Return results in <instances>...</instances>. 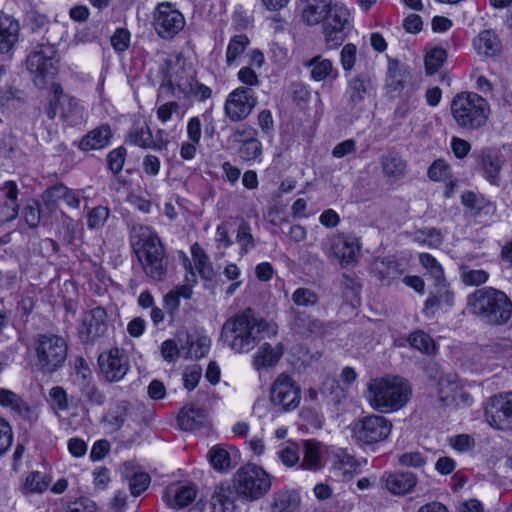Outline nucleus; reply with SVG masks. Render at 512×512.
<instances>
[{
  "instance_id": "bf43d9fd",
  "label": "nucleus",
  "mask_w": 512,
  "mask_h": 512,
  "mask_svg": "<svg viewBox=\"0 0 512 512\" xmlns=\"http://www.w3.org/2000/svg\"><path fill=\"white\" fill-rule=\"evenodd\" d=\"M161 353L166 361L172 362L177 356L182 357V343H179L178 336L176 339H169L162 343Z\"/></svg>"
},
{
  "instance_id": "6ab92c4d",
  "label": "nucleus",
  "mask_w": 512,
  "mask_h": 512,
  "mask_svg": "<svg viewBox=\"0 0 512 512\" xmlns=\"http://www.w3.org/2000/svg\"><path fill=\"white\" fill-rule=\"evenodd\" d=\"M360 252L359 239L354 236L339 234L330 239V247L326 251L329 257H335L341 265L356 262Z\"/></svg>"
},
{
  "instance_id": "72a5a7b5",
  "label": "nucleus",
  "mask_w": 512,
  "mask_h": 512,
  "mask_svg": "<svg viewBox=\"0 0 512 512\" xmlns=\"http://www.w3.org/2000/svg\"><path fill=\"white\" fill-rule=\"evenodd\" d=\"M111 136L110 127L108 125H101L82 138L79 148L83 151L101 149L109 143Z\"/></svg>"
},
{
  "instance_id": "c756f323",
  "label": "nucleus",
  "mask_w": 512,
  "mask_h": 512,
  "mask_svg": "<svg viewBox=\"0 0 512 512\" xmlns=\"http://www.w3.org/2000/svg\"><path fill=\"white\" fill-rule=\"evenodd\" d=\"M5 201L0 205V225L13 221L18 217L19 204L18 188L15 182L7 181L4 184Z\"/></svg>"
},
{
  "instance_id": "9b49d317",
  "label": "nucleus",
  "mask_w": 512,
  "mask_h": 512,
  "mask_svg": "<svg viewBox=\"0 0 512 512\" xmlns=\"http://www.w3.org/2000/svg\"><path fill=\"white\" fill-rule=\"evenodd\" d=\"M56 54L54 45L40 43L27 56V69L35 76L34 81L37 85L44 84L47 78L55 75L58 63Z\"/></svg>"
},
{
  "instance_id": "aec40b11",
  "label": "nucleus",
  "mask_w": 512,
  "mask_h": 512,
  "mask_svg": "<svg viewBox=\"0 0 512 512\" xmlns=\"http://www.w3.org/2000/svg\"><path fill=\"white\" fill-rule=\"evenodd\" d=\"M196 495L195 485L175 482L164 489L162 499L170 508H184L195 500Z\"/></svg>"
},
{
  "instance_id": "7c9ffc66",
  "label": "nucleus",
  "mask_w": 512,
  "mask_h": 512,
  "mask_svg": "<svg viewBox=\"0 0 512 512\" xmlns=\"http://www.w3.org/2000/svg\"><path fill=\"white\" fill-rule=\"evenodd\" d=\"M179 343H182V357L186 359H200L204 357L210 347V340L207 337L194 339L188 333L178 335Z\"/></svg>"
},
{
  "instance_id": "13d9d810",
  "label": "nucleus",
  "mask_w": 512,
  "mask_h": 512,
  "mask_svg": "<svg viewBox=\"0 0 512 512\" xmlns=\"http://www.w3.org/2000/svg\"><path fill=\"white\" fill-rule=\"evenodd\" d=\"M450 166L442 159L435 160L428 169L432 181H444L450 176Z\"/></svg>"
},
{
  "instance_id": "774afa93",
  "label": "nucleus",
  "mask_w": 512,
  "mask_h": 512,
  "mask_svg": "<svg viewBox=\"0 0 512 512\" xmlns=\"http://www.w3.org/2000/svg\"><path fill=\"white\" fill-rule=\"evenodd\" d=\"M356 54L357 48L352 43H348L342 48L340 53V61L345 71H350L353 69L356 61Z\"/></svg>"
},
{
  "instance_id": "c9c22d12",
  "label": "nucleus",
  "mask_w": 512,
  "mask_h": 512,
  "mask_svg": "<svg viewBox=\"0 0 512 512\" xmlns=\"http://www.w3.org/2000/svg\"><path fill=\"white\" fill-rule=\"evenodd\" d=\"M457 394L465 404L472 403V397L470 394L458 391V386L455 381L442 377L438 382V395L442 402L448 403L450 400H455Z\"/></svg>"
},
{
  "instance_id": "79ce46f5",
  "label": "nucleus",
  "mask_w": 512,
  "mask_h": 512,
  "mask_svg": "<svg viewBox=\"0 0 512 512\" xmlns=\"http://www.w3.org/2000/svg\"><path fill=\"white\" fill-rule=\"evenodd\" d=\"M381 164L384 174L388 177L400 178L405 174L406 162L396 154L384 155Z\"/></svg>"
},
{
  "instance_id": "f704fd0d",
  "label": "nucleus",
  "mask_w": 512,
  "mask_h": 512,
  "mask_svg": "<svg viewBox=\"0 0 512 512\" xmlns=\"http://www.w3.org/2000/svg\"><path fill=\"white\" fill-rule=\"evenodd\" d=\"M332 5V0H315L314 3H309L302 11L303 21L307 25H316L321 21L324 22L325 14L328 12Z\"/></svg>"
},
{
  "instance_id": "338daca9",
  "label": "nucleus",
  "mask_w": 512,
  "mask_h": 512,
  "mask_svg": "<svg viewBox=\"0 0 512 512\" xmlns=\"http://www.w3.org/2000/svg\"><path fill=\"white\" fill-rule=\"evenodd\" d=\"M398 462L402 466L421 468L426 464V458L422 455V453L413 451L401 454L398 457Z\"/></svg>"
},
{
  "instance_id": "f03ea898",
  "label": "nucleus",
  "mask_w": 512,
  "mask_h": 512,
  "mask_svg": "<svg viewBox=\"0 0 512 512\" xmlns=\"http://www.w3.org/2000/svg\"><path fill=\"white\" fill-rule=\"evenodd\" d=\"M469 313L486 324L499 326L506 324L512 316V301L501 290L483 287L468 296Z\"/></svg>"
},
{
  "instance_id": "37998d69",
  "label": "nucleus",
  "mask_w": 512,
  "mask_h": 512,
  "mask_svg": "<svg viewBox=\"0 0 512 512\" xmlns=\"http://www.w3.org/2000/svg\"><path fill=\"white\" fill-rule=\"evenodd\" d=\"M130 143L145 149L156 148V141L153 138L149 126L145 122L130 134Z\"/></svg>"
},
{
  "instance_id": "ddd939ff",
  "label": "nucleus",
  "mask_w": 512,
  "mask_h": 512,
  "mask_svg": "<svg viewBox=\"0 0 512 512\" xmlns=\"http://www.w3.org/2000/svg\"><path fill=\"white\" fill-rule=\"evenodd\" d=\"M257 103L258 100L253 89L237 87L228 94L225 100V116L232 122L243 121L251 114Z\"/></svg>"
},
{
  "instance_id": "cd10ccee",
  "label": "nucleus",
  "mask_w": 512,
  "mask_h": 512,
  "mask_svg": "<svg viewBox=\"0 0 512 512\" xmlns=\"http://www.w3.org/2000/svg\"><path fill=\"white\" fill-rule=\"evenodd\" d=\"M177 422L181 430L194 432L206 426L207 414L203 408L187 405L179 412Z\"/></svg>"
},
{
  "instance_id": "09e8293b",
  "label": "nucleus",
  "mask_w": 512,
  "mask_h": 512,
  "mask_svg": "<svg viewBox=\"0 0 512 512\" xmlns=\"http://www.w3.org/2000/svg\"><path fill=\"white\" fill-rule=\"evenodd\" d=\"M419 261L421 265L429 272L434 278L436 283H442L445 280L444 271L441 264L430 254H419Z\"/></svg>"
},
{
  "instance_id": "ea45409f",
  "label": "nucleus",
  "mask_w": 512,
  "mask_h": 512,
  "mask_svg": "<svg viewBox=\"0 0 512 512\" xmlns=\"http://www.w3.org/2000/svg\"><path fill=\"white\" fill-rule=\"evenodd\" d=\"M356 468L357 463L353 456L342 449L335 452L332 462L334 473L343 477L351 476Z\"/></svg>"
},
{
  "instance_id": "423d86ee",
  "label": "nucleus",
  "mask_w": 512,
  "mask_h": 512,
  "mask_svg": "<svg viewBox=\"0 0 512 512\" xmlns=\"http://www.w3.org/2000/svg\"><path fill=\"white\" fill-rule=\"evenodd\" d=\"M36 366L44 374H52L61 368L67 358L68 346L63 337L44 333L38 334L33 342Z\"/></svg>"
},
{
  "instance_id": "393cba45",
  "label": "nucleus",
  "mask_w": 512,
  "mask_h": 512,
  "mask_svg": "<svg viewBox=\"0 0 512 512\" xmlns=\"http://www.w3.org/2000/svg\"><path fill=\"white\" fill-rule=\"evenodd\" d=\"M269 512H301V496L289 489L278 490L271 496Z\"/></svg>"
},
{
  "instance_id": "6e6552de",
  "label": "nucleus",
  "mask_w": 512,
  "mask_h": 512,
  "mask_svg": "<svg viewBox=\"0 0 512 512\" xmlns=\"http://www.w3.org/2000/svg\"><path fill=\"white\" fill-rule=\"evenodd\" d=\"M325 16L322 23L325 47L334 50L342 45L351 31L352 16L342 3H332Z\"/></svg>"
},
{
  "instance_id": "864d4df0",
  "label": "nucleus",
  "mask_w": 512,
  "mask_h": 512,
  "mask_svg": "<svg viewBox=\"0 0 512 512\" xmlns=\"http://www.w3.org/2000/svg\"><path fill=\"white\" fill-rule=\"evenodd\" d=\"M156 115L162 124H166L174 115L182 119L184 113L180 111V105L176 101H168L157 108Z\"/></svg>"
},
{
  "instance_id": "4468645a",
  "label": "nucleus",
  "mask_w": 512,
  "mask_h": 512,
  "mask_svg": "<svg viewBox=\"0 0 512 512\" xmlns=\"http://www.w3.org/2000/svg\"><path fill=\"white\" fill-rule=\"evenodd\" d=\"M487 423L497 430L512 429V392L490 398L485 408Z\"/></svg>"
},
{
  "instance_id": "dca6fc26",
  "label": "nucleus",
  "mask_w": 512,
  "mask_h": 512,
  "mask_svg": "<svg viewBox=\"0 0 512 512\" xmlns=\"http://www.w3.org/2000/svg\"><path fill=\"white\" fill-rule=\"evenodd\" d=\"M270 399L274 405L284 410H292L300 403L301 390L289 375L282 373L271 386Z\"/></svg>"
},
{
  "instance_id": "6e6d98bb",
  "label": "nucleus",
  "mask_w": 512,
  "mask_h": 512,
  "mask_svg": "<svg viewBox=\"0 0 512 512\" xmlns=\"http://www.w3.org/2000/svg\"><path fill=\"white\" fill-rule=\"evenodd\" d=\"M49 483V477H47L45 474L35 471L28 475L25 482V487L30 492L42 493L47 489Z\"/></svg>"
},
{
  "instance_id": "f257e3e1",
  "label": "nucleus",
  "mask_w": 512,
  "mask_h": 512,
  "mask_svg": "<svg viewBox=\"0 0 512 512\" xmlns=\"http://www.w3.org/2000/svg\"><path fill=\"white\" fill-rule=\"evenodd\" d=\"M275 336L278 332L275 323L255 316L251 308L228 318L221 330V339L236 353L251 351L260 341L261 333Z\"/></svg>"
},
{
  "instance_id": "c03bdc74",
  "label": "nucleus",
  "mask_w": 512,
  "mask_h": 512,
  "mask_svg": "<svg viewBox=\"0 0 512 512\" xmlns=\"http://www.w3.org/2000/svg\"><path fill=\"white\" fill-rule=\"evenodd\" d=\"M447 58V52L441 47H434L426 53L425 69L428 75L435 74Z\"/></svg>"
},
{
  "instance_id": "0eeeda50",
  "label": "nucleus",
  "mask_w": 512,
  "mask_h": 512,
  "mask_svg": "<svg viewBox=\"0 0 512 512\" xmlns=\"http://www.w3.org/2000/svg\"><path fill=\"white\" fill-rule=\"evenodd\" d=\"M233 485L240 498L252 502L269 492L272 478L262 467L249 463L236 471Z\"/></svg>"
},
{
  "instance_id": "8fccbe9b",
  "label": "nucleus",
  "mask_w": 512,
  "mask_h": 512,
  "mask_svg": "<svg viewBox=\"0 0 512 512\" xmlns=\"http://www.w3.org/2000/svg\"><path fill=\"white\" fill-rule=\"evenodd\" d=\"M236 241L241 246L240 254L244 255L255 247V240L251 234L248 222L242 221L237 229Z\"/></svg>"
},
{
  "instance_id": "412c9836",
  "label": "nucleus",
  "mask_w": 512,
  "mask_h": 512,
  "mask_svg": "<svg viewBox=\"0 0 512 512\" xmlns=\"http://www.w3.org/2000/svg\"><path fill=\"white\" fill-rule=\"evenodd\" d=\"M385 488L395 496L411 493L417 485V476L408 471L385 472L381 478Z\"/></svg>"
},
{
  "instance_id": "5701e85b",
  "label": "nucleus",
  "mask_w": 512,
  "mask_h": 512,
  "mask_svg": "<svg viewBox=\"0 0 512 512\" xmlns=\"http://www.w3.org/2000/svg\"><path fill=\"white\" fill-rule=\"evenodd\" d=\"M238 498L234 486L221 484L214 490L211 505L214 512H239Z\"/></svg>"
},
{
  "instance_id": "a878e982",
  "label": "nucleus",
  "mask_w": 512,
  "mask_h": 512,
  "mask_svg": "<svg viewBox=\"0 0 512 512\" xmlns=\"http://www.w3.org/2000/svg\"><path fill=\"white\" fill-rule=\"evenodd\" d=\"M237 453V449L232 446L218 444L210 448L207 457L214 470L225 473L234 466L233 458L237 456Z\"/></svg>"
},
{
  "instance_id": "4c0bfd02",
  "label": "nucleus",
  "mask_w": 512,
  "mask_h": 512,
  "mask_svg": "<svg viewBox=\"0 0 512 512\" xmlns=\"http://www.w3.org/2000/svg\"><path fill=\"white\" fill-rule=\"evenodd\" d=\"M191 255L200 276L205 280H212L215 273L209 257L198 243L191 246Z\"/></svg>"
},
{
  "instance_id": "58836bf2",
  "label": "nucleus",
  "mask_w": 512,
  "mask_h": 512,
  "mask_svg": "<svg viewBox=\"0 0 512 512\" xmlns=\"http://www.w3.org/2000/svg\"><path fill=\"white\" fill-rule=\"evenodd\" d=\"M0 405L10 408L16 414L26 417L30 413V407L20 396L8 389L0 388Z\"/></svg>"
},
{
  "instance_id": "f3484780",
  "label": "nucleus",
  "mask_w": 512,
  "mask_h": 512,
  "mask_svg": "<svg viewBox=\"0 0 512 512\" xmlns=\"http://www.w3.org/2000/svg\"><path fill=\"white\" fill-rule=\"evenodd\" d=\"M107 328V313L105 309L96 307L83 315L78 328V334L82 342L93 343L105 335Z\"/></svg>"
},
{
  "instance_id": "0e129e2a",
  "label": "nucleus",
  "mask_w": 512,
  "mask_h": 512,
  "mask_svg": "<svg viewBox=\"0 0 512 512\" xmlns=\"http://www.w3.org/2000/svg\"><path fill=\"white\" fill-rule=\"evenodd\" d=\"M418 98L413 94H408L405 99L401 100L395 111L394 116L398 119L405 118L412 110H415L418 106Z\"/></svg>"
},
{
  "instance_id": "7ed1b4c3",
  "label": "nucleus",
  "mask_w": 512,
  "mask_h": 512,
  "mask_svg": "<svg viewBox=\"0 0 512 512\" xmlns=\"http://www.w3.org/2000/svg\"><path fill=\"white\" fill-rule=\"evenodd\" d=\"M410 394L411 390L405 379L400 376H385L372 379L368 383L365 397L374 410L389 413L402 408Z\"/></svg>"
},
{
  "instance_id": "4d7b16f0",
  "label": "nucleus",
  "mask_w": 512,
  "mask_h": 512,
  "mask_svg": "<svg viewBox=\"0 0 512 512\" xmlns=\"http://www.w3.org/2000/svg\"><path fill=\"white\" fill-rule=\"evenodd\" d=\"M488 273L485 270H474L464 268L461 270L462 282L470 286H479L488 280Z\"/></svg>"
},
{
  "instance_id": "f8f14e48",
  "label": "nucleus",
  "mask_w": 512,
  "mask_h": 512,
  "mask_svg": "<svg viewBox=\"0 0 512 512\" xmlns=\"http://www.w3.org/2000/svg\"><path fill=\"white\" fill-rule=\"evenodd\" d=\"M51 91L53 96L46 108L48 118L53 120L59 110L61 119L67 124L74 126L82 123L83 109L78 101L64 94L61 85L58 83H54L51 86Z\"/></svg>"
},
{
  "instance_id": "3c124183",
  "label": "nucleus",
  "mask_w": 512,
  "mask_h": 512,
  "mask_svg": "<svg viewBox=\"0 0 512 512\" xmlns=\"http://www.w3.org/2000/svg\"><path fill=\"white\" fill-rule=\"evenodd\" d=\"M291 299L296 306L311 307L318 303L319 296L312 289L300 287L292 293Z\"/></svg>"
},
{
  "instance_id": "603ef678",
  "label": "nucleus",
  "mask_w": 512,
  "mask_h": 512,
  "mask_svg": "<svg viewBox=\"0 0 512 512\" xmlns=\"http://www.w3.org/2000/svg\"><path fill=\"white\" fill-rule=\"evenodd\" d=\"M262 154V144L256 138L251 141L241 143L238 149V156L246 162L258 159Z\"/></svg>"
},
{
  "instance_id": "bb28decb",
  "label": "nucleus",
  "mask_w": 512,
  "mask_h": 512,
  "mask_svg": "<svg viewBox=\"0 0 512 512\" xmlns=\"http://www.w3.org/2000/svg\"><path fill=\"white\" fill-rule=\"evenodd\" d=\"M302 454L301 469L317 472L324 467L322 445L320 442L314 439L303 440Z\"/></svg>"
},
{
  "instance_id": "69168bd1",
  "label": "nucleus",
  "mask_w": 512,
  "mask_h": 512,
  "mask_svg": "<svg viewBox=\"0 0 512 512\" xmlns=\"http://www.w3.org/2000/svg\"><path fill=\"white\" fill-rule=\"evenodd\" d=\"M350 101L354 104L360 103L367 93V85L364 80L356 78L349 83L348 89Z\"/></svg>"
},
{
  "instance_id": "49530a36",
  "label": "nucleus",
  "mask_w": 512,
  "mask_h": 512,
  "mask_svg": "<svg viewBox=\"0 0 512 512\" xmlns=\"http://www.w3.org/2000/svg\"><path fill=\"white\" fill-rule=\"evenodd\" d=\"M406 71L398 61H390L388 65L387 85L394 91L400 90L406 79Z\"/></svg>"
},
{
  "instance_id": "052dcab7",
  "label": "nucleus",
  "mask_w": 512,
  "mask_h": 512,
  "mask_svg": "<svg viewBox=\"0 0 512 512\" xmlns=\"http://www.w3.org/2000/svg\"><path fill=\"white\" fill-rule=\"evenodd\" d=\"M126 159V149L119 147L112 150L107 156V163L109 169L117 175L121 172Z\"/></svg>"
},
{
  "instance_id": "b1692460",
  "label": "nucleus",
  "mask_w": 512,
  "mask_h": 512,
  "mask_svg": "<svg viewBox=\"0 0 512 512\" xmlns=\"http://www.w3.org/2000/svg\"><path fill=\"white\" fill-rule=\"evenodd\" d=\"M473 47L479 56L490 58L499 56L502 43L498 34L491 30H483L473 39Z\"/></svg>"
},
{
  "instance_id": "a18cd8bd",
  "label": "nucleus",
  "mask_w": 512,
  "mask_h": 512,
  "mask_svg": "<svg viewBox=\"0 0 512 512\" xmlns=\"http://www.w3.org/2000/svg\"><path fill=\"white\" fill-rule=\"evenodd\" d=\"M482 168L485 178L492 184H497L500 170L501 160L497 155L487 154L482 157Z\"/></svg>"
},
{
  "instance_id": "9d476101",
  "label": "nucleus",
  "mask_w": 512,
  "mask_h": 512,
  "mask_svg": "<svg viewBox=\"0 0 512 512\" xmlns=\"http://www.w3.org/2000/svg\"><path fill=\"white\" fill-rule=\"evenodd\" d=\"M392 422L381 415H369L357 420L352 427L355 441L373 445L385 441L392 431Z\"/></svg>"
},
{
  "instance_id": "e433bc0d",
  "label": "nucleus",
  "mask_w": 512,
  "mask_h": 512,
  "mask_svg": "<svg viewBox=\"0 0 512 512\" xmlns=\"http://www.w3.org/2000/svg\"><path fill=\"white\" fill-rule=\"evenodd\" d=\"M151 483L150 475L140 466L130 463V495L138 497L144 493Z\"/></svg>"
},
{
  "instance_id": "20e7f679",
  "label": "nucleus",
  "mask_w": 512,
  "mask_h": 512,
  "mask_svg": "<svg viewBox=\"0 0 512 512\" xmlns=\"http://www.w3.org/2000/svg\"><path fill=\"white\" fill-rule=\"evenodd\" d=\"M132 242L133 251L144 273L155 281H162L167 273L165 249L159 237L148 228H140Z\"/></svg>"
},
{
  "instance_id": "a211bd4d",
  "label": "nucleus",
  "mask_w": 512,
  "mask_h": 512,
  "mask_svg": "<svg viewBox=\"0 0 512 512\" xmlns=\"http://www.w3.org/2000/svg\"><path fill=\"white\" fill-rule=\"evenodd\" d=\"M101 373L108 381L121 380L128 372V357L124 349L112 348L98 357Z\"/></svg>"
},
{
  "instance_id": "473e14b6",
  "label": "nucleus",
  "mask_w": 512,
  "mask_h": 512,
  "mask_svg": "<svg viewBox=\"0 0 512 512\" xmlns=\"http://www.w3.org/2000/svg\"><path fill=\"white\" fill-rule=\"evenodd\" d=\"M373 269L378 278L387 285L404 273L402 265L392 257L375 260Z\"/></svg>"
},
{
  "instance_id": "2eb2a0df",
  "label": "nucleus",
  "mask_w": 512,
  "mask_h": 512,
  "mask_svg": "<svg viewBox=\"0 0 512 512\" xmlns=\"http://www.w3.org/2000/svg\"><path fill=\"white\" fill-rule=\"evenodd\" d=\"M154 28L163 39H172L185 26V18L170 3L158 4L154 13Z\"/></svg>"
},
{
  "instance_id": "e2e57ef3",
  "label": "nucleus",
  "mask_w": 512,
  "mask_h": 512,
  "mask_svg": "<svg viewBox=\"0 0 512 512\" xmlns=\"http://www.w3.org/2000/svg\"><path fill=\"white\" fill-rule=\"evenodd\" d=\"M230 137L234 143L241 144L256 139L257 131L251 126L240 125L232 130Z\"/></svg>"
},
{
  "instance_id": "2f4dec72",
  "label": "nucleus",
  "mask_w": 512,
  "mask_h": 512,
  "mask_svg": "<svg viewBox=\"0 0 512 512\" xmlns=\"http://www.w3.org/2000/svg\"><path fill=\"white\" fill-rule=\"evenodd\" d=\"M19 22L7 15H0V52H9L19 38Z\"/></svg>"
},
{
  "instance_id": "4be33fe9",
  "label": "nucleus",
  "mask_w": 512,
  "mask_h": 512,
  "mask_svg": "<svg viewBox=\"0 0 512 512\" xmlns=\"http://www.w3.org/2000/svg\"><path fill=\"white\" fill-rule=\"evenodd\" d=\"M302 66L308 70L310 79L315 82H331L338 77V70L333 62L320 54L304 60Z\"/></svg>"
},
{
  "instance_id": "39448f33",
  "label": "nucleus",
  "mask_w": 512,
  "mask_h": 512,
  "mask_svg": "<svg viewBox=\"0 0 512 512\" xmlns=\"http://www.w3.org/2000/svg\"><path fill=\"white\" fill-rule=\"evenodd\" d=\"M489 113V103L475 92H460L452 99L451 114L461 128L476 130L483 127Z\"/></svg>"
},
{
  "instance_id": "680f3d73",
  "label": "nucleus",
  "mask_w": 512,
  "mask_h": 512,
  "mask_svg": "<svg viewBox=\"0 0 512 512\" xmlns=\"http://www.w3.org/2000/svg\"><path fill=\"white\" fill-rule=\"evenodd\" d=\"M202 377V368L199 365H192L183 372L184 387L191 391L196 388Z\"/></svg>"
},
{
  "instance_id": "1a4fd4ad",
  "label": "nucleus",
  "mask_w": 512,
  "mask_h": 512,
  "mask_svg": "<svg viewBox=\"0 0 512 512\" xmlns=\"http://www.w3.org/2000/svg\"><path fill=\"white\" fill-rule=\"evenodd\" d=\"M163 74L162 87L169 89L174 97L186 99L192 96L196 78L192 68L182 60H167Z\"/></svg>"
},
{
  "instance_id": "c85d7f7f",
  "label": "nucleus",
  "mask_w": 512,
  "mask_h": 512,
  "mask_svg": "<svg viewBox=\"0 0 512 512\" xmlns=\"http://www.w3.org/2000/svg\"><path fill=\"white\" fill-rule=\"evenodd\" d=\"M284 353L282 343L272 346L269 343L262 344L253 357V367L260 371L277 365Z\"/></svg>"
},
{
  "instance_id": "a19ab883",
  "label": "nucleus",
  "mask_w": 512,
  "mask_h": 512,
  "mask_svg": "<svg viewBox=\"0 0 512 512\" xmlns=\"http://www.w3.org/2000/svg\"><path fill=\"white\" fill-rule=\"evenodd\" d=\"M250 40L245 34L234 35L226 49V64L232 66L239 57L245 52Z\"/></svg>"
},
{
  "instance_id": "de8ad7c7",
  "label": "nucleus",
  "mask_w": 512,
  "mask_h": 512,
  "mask_svg": "<svg viewBox=\"0 0 512 512\" xmlns=\"http://www.w3.org/2000/svg\"><path fill=\"white\" fill-rule=\"evenodd\" d=\"M410 345L426 354H432L436 350L433 339L423 331H416L409 336Z\"/></svg>"
},
{
  "instance_id": "5fc2aeb1",
  "label": "nucleus",
  "mask_w": 512,
  "mask_h": 512,
  "mask_svg": "<svg viewBox=\"0 0 512 512\" xmlns=\"http://www.w3.org/2000/svg\"><path fill=\"white\" fill-rule=\"evenodd\" d=\"M49 397L51 407L54 411H66L69 408V397L67 392L61 386H55L50 389Z\"/></svg>"
}]
</instances>
